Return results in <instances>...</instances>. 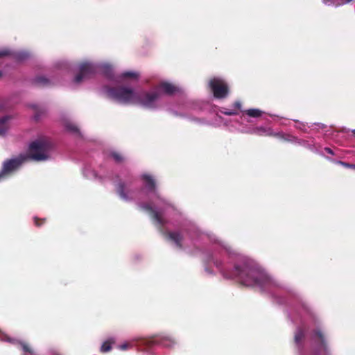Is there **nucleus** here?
<instances>
[{
    "instance_id": "f257e3e1",
    "label": "nucleus",
    "mask_w": 355,
    "mask_h": 355,
    "mask_svg": "<svg viewBox=\"0 0 355 355\" xmlns=\"http://www.w3.org/2000/svg\"><path fill=\"white\" fill-rule=\"evenodd\" d=\"M227 278L236 279L240 284L245 286H259L263 288L269 283L268 277L252 261L244 260L234 266V270L224 272Z\"/></svg>"
},
{
    "instance_id": "f03ea898",
    "label": "nucleus",
    "mask_w": 355,
    "mask_h": 355,
    "mask_svg": "<svg viewBox=\"0 0 355 355\" xmlns=\"http://www.w3.org/2000/svg\"><path fill=\"white\" fill-rule=\"evenodd\" d=\"M53 148L52 142L47 138H40L29 145L26 157L28 159L40 162L44 161L49 158V153Z\"/></svg>"
},
{
    "instance_id": "7ed1b4c3",
    "label": "nucleus",
    "mask_w": 355,
    "mask_h": 355,
    "mask_svg": "<svg viewBox=\"0 0 355 355\" xmlns=\"http://www.w3.org/2000/svg\"><path fill=\"white\" fill-rule=\"evenodd\" d=\"M107 95L116 101L124 104H135L136 92L125 87H107Z\"/></svg>"
},
{
    "instance_id": "20e7f679",
    "label": "nucleus",
    "mask_w": 355,
    "mask_h": 355,
    "mask_svg": "<svg viewBox=\"0 0 355 355\" xmlns=\"http://www.w3.org/2000/svg\"><path fill=\"white\" fill-rule=\"evenodd\" d=\"M162 345L166 347H171L175 344V340L171 336L165 334H157L148 338L141 340L140 345L146 347H152L155 345Z\"/></svg>"
},
{
    "instance_id": "39448f33",
    "label": "nucleus",
    "mask_w": 355,
    "mask_h": 355,
    "mask_svg": "<svg viewBox=\"0 0 355 355\" xmlns=\"http://www.w3.org/2000/svg\"><path fill=\"white\" fill-rule=\"evenodd\" d=\"M159 97V93L157 91L136 92L135 104H139L147 108H155V102Z\"/></svg>"
},
{
    "instance_id": "423d86ee",
    "label": "nucleus",
    "mask_w": 355,
    "mask_h": 355,
    "mask_svg": "<svg viewBox=\"0 0 355 355\" xmlns=\"http://www.w3.org/2000/svg\"><path fill=\"white\" fill-rule=\"evenodd\" d=\"M79 73L75 76L73 82L79 84L84 80L94 76L97 71L96 66L92 62H85L79 64Z\"/></svg>"
},
{
    "instance_id": "0eeeda50",
    "label": "nucleus",
    "mask_w": 355,
    "mask_h": 355,
    "mask_svg": "<svg viewBox=\"0 0 355 355\" xmlns=\"http://www.w3.org/2000/svg\"><path fill=\"white\" fill-rule=\"evenodd\" d=\"M25 161H26V157L23 155L14 159L6 160L0 171V180L17 170Z\"/></svg>"
},
{
    "instance_id": "6e6552de",
    "label": "nucleus",
    "mask_w": 355,
    "mask_h": 355,
    "mask_svg": "<svg viewBox=\"0 0 355 355\" xmlns=\"http://www.w3.org/2000/svg\"><path fill=\"white\" fill-rule=\"evenodd\" d=\"M209 85L216 98H225L228 95L229 87L224 80L214 78L210 80Z\"/></svg>"
},
{
    "instance_id": "1a4fd4ad",
    "label": "nucleus",
    "mask_w": 355,
    "mask_h": 355,
    "mask_svg": "<svg viewBox=\"0 0 355 355\" xmlns=\"http://www.w3.org/2000/svg\"><path fill=\"white\" fill-rule=\"evenodd\" d=\"M166 239L173 241L177 248L182 249L183 236L179 232H167L165 233Z\"/></svg>"
},
{
    "instance_id": "9d476101",
    "label": "nucleus",
    "mask_w": 355,
    "mask_h": 355,
    "mask_svg": "<svg viewBox=\"0 0 355 355\" xmlns=\"http://www.w3.org/2000/svg\"><path fill=\"white\" fill-rule=\"evenodd\" d=\"M127 184L120 181L116 185V191L120 198L124 200H130L132 198L129 196L131 191L126 188Z\"/></svg>"
},
{
    "instance_id": "9b49d317",
    "label": "nucleus",
    "mask_w": 355,
    "mask_h": 355,
    "mask_svg": "<svg viewBox=\"0 0 355 355\" xmlns=\"http://www.w3.org/2000/svg\"><path fill=\"white\" fill-rule=\"evenodd\" d=\"M313 334L315 337L318 339V341L319 342L320 347L322 348L324 354L327 355L329 353L328 347L323 333L320 329H316L313 330Z\"/></svg>"
},
{
    "instance_id": "f8f14e48",
    "label": "nucleus",
    "mask_w": 355,
    "mask_h": 355,
    "mask_svg": "<svg viewBox=\"0 0 355 355\" xmlns=\"http://www.w3.org/2000/svg\"><path fill=\"white\" fill-rule=\"evenodd\" d=\"M158 89L167 95H172L178 91L177 87L169 83L162 82L158 85Z\"/></svg>"
},
{
    "instance_id": "ddd939ff",
    "label": "nucleus",
    "mask_w": 355,
    "mask_h": 355,
    "mask_svg": "<svg viewBox=\"0 0 355 355\" xmlns=\"http://www.w3.org/2000/svg\"><path fill=\"white\" fill-rule=\"evenodd\" d=\"M141 179L144 181L146 187L149 191H155L156 183L153 176L148 174H144L141 175Z\"/></svg>"
},
{
    "instance_id": "4468645a",
    "label": "nucleus",
    "mask_w": 355,
    "mask_h": 355,
    "mask_svg": "<svg viewBox=\"0 0 355 355\" xmlns=\"http://www.w3.org/2000/svg\"><path fill=\"white\" fill-rule=\"evenodd\" d=\"M11 119V116H5L0 119V136L4 135L9 129L8 122Z\"/></svg>"
},
{
    "instance_id": "2eb2a0df",
    "label": "nucleus",
    "mask_w": 355,
    "mask_h": 355,
    "mask_svg": "<svg viewBox=\"0 0 355 355\" xmlns=\"http://www.w3.org/2000/svg\"><path fill=\"white\" fill-rule=\"evenodd\" d=\"M33 83L35 85L40 87H45L51 85L50 80L44 76L36 77L34 79Z\"/></svg>"
},
{
    "instance_id": "dca6fc26",
    "label": "nucleus",
    "mask_w": 355,
    "mask_h": 355,
    "mask_svg": "<svg viewBox=\"0 0 355 355\" xmlns=\"http://www.w3.org/2000/svg\"><path fill=\"white\" fill-rule=\"evenodd\" d=\"M150 215L152 219L160 226H163L165 225V220L162 218V215L158 211L155 210Z\"/></svg>"
},
{
    "instance_id": "f3484780",
    "label": "nucleus",
    "mask_w": 355,
    "mask_h": 355,
    "mask_svg": "<svg viewBox=\"0 0 355 355\" xmlns=\"http://www.w3.org/2000/svg\"><path fill=\"white\" fill-rule=\"evenodd\" d=\"M21 346L22 350L26 355H37L34 349L27 343L24 342L19 343Z\"/></svg>"
},
{
    "instance_id": "a211bd4d",
    "label": "nucleus",
    "mask_w": 355,
    "mask_h": 355,
    "mask_svg": "<svg viewBox=\"0 0 355 355\" xmlns=\"http://www.w3.org/2000/svg\"><path fill=\"white\" fill-rule=\"evenodd\" d=\"M114 343V341L112 339L105 341L101 345V352L103 353L110 352Z\"/></svg>"
},
{
    "instance_id": "6ab92c4d",
    "label": "nucleus",
    "mask_w": 355,
    "mask_h": 355,
    "mask_svg": "<svg viewBox=\"0 0 355 355\" xmlns=\"http://www.w3.org/2000/svg\"><path fill=\"white\" fill-rule=\"evenodd\" d=\"M103 74L109 79L114 78V73L111 67L105 65L102 68Z\"/></svg>"
},
{
    "instance_id": "aec40b11",
    "label": "nucleus",
    "mask_w": 355,
    "mask_h": 355,
    "mask_svg": "<svg viewBox=\"0 0 355 355\" xmlns=\"http://www.w3.org/2000/svg\"><path fill=\"white\" fill-rule=\"evenodd\" d=\"M245 113L250 117L257 118L262 114V111L259 109H249L245 111Z\"/></svg>"
},
{
    "instance_id": "412c9836",
    "label": "nucleus",
    "mask_w": 355,
    "mask_h": 355,
    "mask_svg": "<svg viewBox=\"0 0 355 355\" xmlns=\"http://www.w3.org/2000/svg\"><path fill=\"white\" fill-rule=\"evenodd\" d=\"M120 77L123 79L130 78V79H137L139 77V74L136 72L133 71H127L121 74Z\"/></svg>"
},
{
    "instance_id": "4be33fe9",
    "label": "nucleus",
    "mask_w": 355,
    "mask_h": 355,
    "mask_svg": "<svg viewBox=\"0 0 355 355\" xmlns=\"http://www.w3.org/2000/svg\"><path fill=\"white\" fill-rule=\"evenodd\" d=\"M110 155H111V157L114 159V160L116 163H121L124 161V157L120 153L114 151V152H112Z\"/></svg>"
},
{
    "instance_id": "5701e85b",
    "label": "nucleus",
    "mask_w": 355,
    "mask_h": 355,
    "mask_svg": "<svg viewBox=\"0 0 355 355\" xmlns=\"http://www.w3.org/2000/svg\"><path fill=\"white\" fill-rule=\"evenodd\" d=\"M304 338V333L303 330L299 329L295 334V342L297 344H299Z\"/></svg>"
},
{
    "instance_id": "b1692460",
    "label": "nucleus",
    "mask_w": 355,
    "mask_h": 355,
    "mask_svg": "<svg viewBox=\"0 0 355 355\" xmlns=\"http://www.w3.org/2000/svg\"><path fill=\"white\" fill-rule=\"evenodd\" d=\"M33 108L35 110L34 118L36 121H38L40 118L41 114H43L44 111L43 109L39 108L38 106L36 105L33 106Z\"/></svg>"
},
{
    "instance_id": "393cba45",
    "label": "nucleus",
    "mask_w": 355,
    "mask_h": 355,
    "mask_svg": "<svg viewBox=\"0 0 355 355\" xmlns=\"http://www.w3.org/2000/svg\"><path fill=\"white\" fill-rule=\"evenodd\" d=\"M15 58L19 61H23L28 57V54L26 52H19L15 54Z\"/></svg>"
},
{
    "instance_id": "a878e982",
    "label": "nucleus",
    "mask_w": 355,
    "mask_h": 355,
    "mask_svg": "<svg viewBox=\"0 0 355 355\" xmlns=\"http://www.w3.org/2000/svg\"><path fill=\"white\" fill-rule=\"evenodd\" d=\"M46 222V218H40L38 217H34V223L37 227H41Z\"/></svg>"
},
{
    "instance_id": "bb28decb",
    "label": "nucleus",
    "mask_w": 355,
    "mask_h": 355,
    "mask_svg": "<svg viewBox=\"0 0 355 355\" xmlns=\"http://www.w3.org/2000/svg\"><path fill=\"white\" fill-rule=\"evenodd\" d=\"M10 107V106L8 104V102L6 100L0 101V111L8 110Z\"/></svg>"
},
{
    "instance_id": "cd10ccee",
    "label": "nucleus",
    "mask_w": 355,
    "mask_h": 355,
    "mask_svg": "<svg viewBox=\"0 0 355 355\" xmlns=\"http://www.w3.org/2000/svg\"><path fill=\"white\" fill-rule=\"evenodd\" d=\"M142 207H143L144 209H145L147 211H148L150 214L155 211L153 209V207L150 205H148V204L144 205Z\"/></svg>"
},
{
    "instance_id": "c85d7f7f",
    "label": "nucleus",
    "mask_w": 355,
    "mask_h": 355,
    "mask_svg": "<svg viewBox=\"0 0 355 355\" xmlns=\"http://www.w3.org/2000/svg\"><path fill=\"white\" fill-rule=\"evenodd\" d=\"M130 346H131V345H130V343H123V344L119 346V349H121V350H126V349H128Z\"/></svg>"
},
{
    "instance_id": "c756f323",
    "label": "nucleus",
    "mask_w": 355,
    "mask_h": 355,
    "mask_svg": "<svg viewBox=\"0 0 355 355\" xmlns=\"http://www.w3.org/2000/svg\"><path fill=\"white\" fill-rule=\"evenodd\" d=\"M10 55V52L8 50L3 49L0 50V58L6 55Z\"/></svg>"
},
{
    "instance_id": "7c9ffc66",
    "label": "nucleus",
    "mask_w": 355,
    "mask_h": 355,
    "mask_svg": "<svg viewBox=\"0 0 355 355\" xmlns=\"http://www.w3.org/2000/svg\"><path fill=\"white\" fill-rule=\"evenodd\" d=\"M339 164L343 165V166H344L345 167L350 168H352V166H353V164H349V163L344 162H342V161H340Z\"/></svg>"
},
{
    "instance_id": "2f4dec72",
    "label": "nucleus",
    "mask_w": 355,
    "mask_h": 355,
    "mask_svg": "<svg viewBox=\"0 0 355 355\" xmlns=\"http://www.w3.org/2000/svg\"><path fill=\"white\" fill-rule=\"evenodd\" d=\"M224 114L225 115H227V116H232V115H235L237 114L236 111L235 110H231V111H227V112H224Z\"/></svg>"
},
{
    "instance_id": "473e14b6",
    "label": "nucleus",
    "mask_w": 355,
    "mask_h": 355,
    "mask_svg": "<svg viewBox=\"0 0 355 355\" xmlns=\"http://www.w3.org/2000/svg\"><path fill=\"white\" fill-rule=\"evenodd\" d=\"M68 128L74 132H78V128L73 125H68Z\"/></svg>"
},
{
    "instance_id": "72a5a7b5",
    "label": "nucleus",
    "mask_w": 355,
    "mask_h": 355,
    "mask_svg": "<svg viewBox=\"0 0 355 355\" xmlns=\"http://www.w3.org/2000/svg\"><path fill=\"white\" fill-rule=\"evenodd\" d=\"M258 131H262L266 134V135H271L270 133H269V130H266L265 128H261L258 129Z\"/></svg>"
},
{
    "instance_id": "f704fd0d",
    "label": "nucleus",
    "mask_w": 355,
    "mask_h": 355,
    "mask_svg": "<svg viewBox=\"0 0 355 355\" xmlns=\"http://www.w3.org/2000/svg\"><path fill=\"white\" fill-rule=\"evenodd\" d=\"M234 107L236 109V110H239L241 107V105L239 102L236 101L234 103Z\"/></svg>"
},
{
    "instance_id": "c9c22d12",
    "label": "nucleus",
    "mask_w": 355,
    "mask_h": 355,
    "mask_svg": "<svg viewBox=\"0 0 355 355\" xmlns=\"http://www.w3.org/2000/svg\"><path fill=\"white\" fill-rule=\"evenodd\" d=\"M324 150H325L327 153H329V154H331V155H334V152H333V150H332L330 148H327H327H324Z\"/></svg>"
},
{
    "instance_id": "e433bc0d",
    "label": "nucleus",
    "mask_w": 355,
    "mask_h": 355,
    "mask_svg": "<svg viewBox=\"0 0 355 355\" xmlns=\"http://www.w3.org/2000/svg\"><path fill=\"white\" fill-rule=\"evenodd\" d=\"M51 355H60V354H58V352H53L51 354Z\"/></svg>"
},
{
    "instance_id": "4c0bfd02",
    "label": "nucleus",
    "mask_w": 355,
    "mask_h": 355,
    "mask_svg": "<svg viewBox=\"0 0 355 355\" xmlns=\"http://www.w3.org/2000/svg\"><path fill=\"white\" fill-rule=\"evenodd\" d=\"M352 0H345V3H349L350 1H352Z\"/></svg>"
},
{
    "instance_id": "58836bf2",
    "label": "nucleus",
    "mask_w": 355,
    "mask_h": 355,
    "mask_svg": "<svg viewBox=\"0 0 355 355\" xmlns=\"http://www.w3.org/2000/svg\"><path fill=\"white\" fill-rule=\"evenodd\" d=\"M352 168L355 170V164H353V166H352Z\"/></svg>"
},
{
    "instance_id": "ea45409f",
    "label": "nucleus",
    "mask_w": 355,
    "mask_h": 355,
    "mask_svg": "<svg viewBox=\"0 0 355 355\" xmlns=\"http://www.w3.org/2000/svg\"><path fill=\"white\" fill-rule=\"evenodd\" d=\"M353 132V135H354V136H355V130H353V132Z\"/></svg>"
},
{
    "instance_id": "a19ab883",
    "label": "nucleus",
    "mask_w": 355,
    "mask_h": 355,
    "mask_svg": "<svg viewBox=\"0 0 355 355\" xmlns=\"http://www.w3.org/2000/svg\"><path fill=\"white\" fill-rule=\"evenodd\" d=\"M275 135V136H278V137H282L280 136V135H279V134H276V135Z\"/></svg>"
},
{
    "instance_id": "79ce46f5",
    "label": "nucleus",
    "mask_w": 355,
    "mask_h": 355,
    "mask_svg": "<svg viewBox=\"0 0 355 355\" xmlns=\"http://www.w3.org/2000/svg\"><path fill=\"white\" fill-rule=\"evenodd\" d=\"M324 2L325 3H327V1H326V0H324Z\"/></svg>"
},
{
    "instance_id": "37998d69",
    "label": "nucleus",
    "mask_w": 355,
    "mask_h": 355,
    "mask_svg": "<svg viewBox=\"0 0 355 355\" xmlns=\"http://www.w3.org/2000/svg\"><path fill=\"white\" fill-rule=\"evenodd\" d=\"M1 75H2V73H1V72L0 71V76H1Z\"/></svg>"
}]
</instances>
